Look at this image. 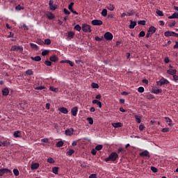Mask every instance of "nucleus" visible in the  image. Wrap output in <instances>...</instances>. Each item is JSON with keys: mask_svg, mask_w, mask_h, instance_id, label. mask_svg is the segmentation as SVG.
Wrapping results in <instances>:
<instances>
[{"mask_svg": "<svg viewBox=\"0 0 178 178\" xmlns=\"http://www.w3.org/2000/svg\"><path fill=\"white\" fill-rule=\"evenodd\" d=\"M15 176H19V175L20 174V172H19V170L15 168L13 170Z\"/></svg>", "mask_w": 178, "mask_h": 178, "instance_id": "obj_45", "label": "nucleus"}, {"mask_svg": "<svg viewBox=\"0 0 178 178\" xmlns=\"http://www.w3.org/2000/svg\"><path fill=\"white\" fill-rule=\"evenodd\" d=\"M52 172L54 173V175H58V172H59V168L58 167H54L52 168Z\"/></svg>", "mask_w": 178, "mask_h": 178, "instance_id": "obj_35", "label": "nucleus"}, {"mask_svg": "<svg viewBox=\"0 0 178 178\" xmlns=\"http://www.w3.org/2000/svg\"><path fill=\"white\" fill-rule=\"evenodd\" d=\"M168 74H170V76H173L177 73V70H173V69H169L167 70Z\"/></svg>", "mask_w": 178, "mask_h": 178, "instance_id": "obj_13", "label": "nucleus"}, {"mask_svg": "<svg viewBox=\"0 0 178 178\" xmlns=\"http://www.w3.org/2000/svg\"><path fill=\"white\" fill-rule=\"evenodd\" d=\"M82 31L83 33H91L92 31V30H91V26L87 24H83L82 25Z\"/></svg>", "mask_w": 178, "mask_h": 178, "instance_id": "obj_3", "label": "nucleus"}, {"mask_svg": "<svg viewBox=\"0 0 178 178\" xmlns=\"http://www.w3.org/2000/svg\"><path fill=\"white\" fill-rule=\"evenodd\" d=\"M137 26V22L136 21H130V25H129V29H133Z\"/></svg>", "mask_w": 178, "mask_h": 178, "instance_id": "obj_21", "label": "nucleus"}, {"mask_svg": "<svg viewBox=\"0 0 178 178\" xmlns=\"http://www.w3.org/2000/svg\"><path fill=\"white\" fill-rule=\"evenodd\" d=\"M170 82L163 77H162L159 81H156L157 86L159 87H162V86H165L166 84H169Z\"/></svg>", "mask_w": 178, "mask_h": 178, "instance_id": "obj_2", "label": "nucleus"}, {"mask_svg": "<svg viewBox=\"0 0 178 178\" xmlns=\"http://www.w3.org/2000/svg\"><path fill=\"white\" fill-rule=\"evenodd\" d=\"M47 17L49 19V20H52L54 19H55V15H54V13L49 12L46 14Z\"/></svg>", "mask_w": 178, "mask_h": 178, "instance_id": "obj_17", "label": "nucleus"}, {"mask_svg": "<svg viewBox=\"0 0 178 178\" xmlns=\"http://www.w3.org/2000/svg\"><path fill=\"white\" fill-rule=\"evenodd\" d=\"M91 87L92 88H99V85H98V83H92Z\"/></svg>", "mask_w": 178, "mask_h": 178, "instance_id": "obj_42", "label": "nucleus"}, {"mask_svg": "<svg viewBox=\"0 0 178 178\" xmlns=\"http://www.w3.org/2000/svg\"><path fill=\"white\" fill-rule=\"evenodd\" d=\"M102 15L104 16V17L108 16V10L106 9H103L102 11Z\"/></svg>", "mask_w": 178, "mask_h": 178, "instance_id": "obj_34", "label": "nucleus"}, {"mask_svg": "<svg viewBox=\"0 0 178 178\" xmlns=\"http://www.w3.org/2000/svg\"><path fill=\"white\" fill-rule=\"evenodd\" d=\"M49 8L51 10H56V6H54V4L51 6H49Z\"/></svg>", "mask_w": 178, "mask_h": 178, "instance_id": "obj_57", "label": "nucleus"}, {"mask_svg": "<svg viewBox=\"0 0 178 178\" xmlns=\"http://www.w3.org/2000/svg\"><path fill=\"white\" fill-rule=\"evenodd\" d=\"M42 56H47V55H49V50H44L42 51Z\"/></svg>", "mask_w": 178, "mask_h": 178, "instance_id": "obj_37", "label": "nucleus"}, {"mask_svg": "<svg viewBox=\"0 0 178 178\" xmlns=\"http://www.w3.org/2000/svg\"><path fill=\"white\" fill-rule=\"evenodd\" d=\"M89 178H97V174H91Z\"/></svg>", "mask_w": 178, "mask_h": 178, "instance_id": "obj_64", "label": "nucleus"}, {"mask_svg": "<svg viewBox=\"0 0 178 178\" xmlns=\"http://www.w3.org/2000/svg\"><path fill=\"white\" fill-rule=\"evenodd\" d=\"M59 111L61 112V113H64V115H67V113H69V111H67V108L65 107L60 108Z\"/></svg>", "mask_w": 178, "mask_h": 178, "instance_id": "obj_20", "label": "nucleus"}, {"mask_svg": "<svg viewBox=\"0 0 178 178\" xmlns=\"http://www.w3.org/2000/svg\"><path fill=\"white\" fill-rule=\"evenodd\" d=\"M118 158L119 155L118 154V153L113 152L111 154H110L109 156L106 158L104 161L105 162H109V161H111V162H115V161H116V159H118Z\"/></svg>", "mask_w": 178, "mask_h": 178, "instance_id": "obj_1", "label": "nucleus"}, {"mask_svg": "<svg viewBox=\"0 0 178 178\" xmlns=\"http://www.w3.org/2000/svg\"><path fill=\"white\" fill-rule=\"evenodd\" d=\"M164 62L165 63H169V62H170V60H169V57H165Z\"/></svg>", "mask_w": 178, "mask_h": 178, "instance_id": "obj_61", "label": "nucleus"}, {"mask_svg": "<svg viewBox=\"0 0 178 178\" xmlns=\"http://www.w3.org/2000/svg\"><path fill=\"white\" fill-rule=\"evenodd\" d=\"M47 162L49 163H55V160H54V159H52V157H49L48 159H47Z\"/></svg>", "mask_w": 178, "mask_h": 178, "instance_id": "obj_49", "label": "nucleus"}, {"mask_svg": "<svg viewBox=\"0 0 178 178\" xmlns=\"http://www.w3.org/2000/svg\"><path fill=\"white\" fill-rule=\"evenodd\" d=\"M49 90L53 91V92H58L59 91V89L54 88V86H50Z\"/></svg>", "mask_w": 178, "mask_h": 178, "instance_id": "obj_36", "label": "nucleus"}, {"mask_svg": "<svg viewBox=\"0 0 178 178\" xmlns=\"http://www.w3.org/2000/svg\"><path fill=\"white\" fill-rule=\"evenodd\" d=\"M1 143L3 147H9V145H10V142L8 140H4L3 142H1Z\"/></svg>", "mask_w": 178, "mask_h": 178, "instance_id": "obj_27", "label": "nucleus"}, {"mask_svg": "<svg viewBox=\"0 0 178 178\" xmlns=\"http://www.w3.org/2000/svg\"><path fill=\"white\" fill-rule=\"evenodd\" d=\"M31 59L32 60H35V62H40V60H41V56H36L35 57H31Z\"/></svg>", "mask_w": 178, "mask_h": 178, "instance_id": "obj_26", "label": "nucleus"}, {"mask_svg": "<svg viewBox=\"0 0 178 178\" xmlns=\"http://www.w3.org/2000/svg\"><path fill=\"white\" fill-rule=\"evenodd\" d=\"M139 37H145V32L144 31H142L139 33Z\"/></svg>", "mask_w": 178, "mask_h": 178, "instance_id": "obj_56", "label": "nucleus"}, {"mask_svg": "<svg viewBox=\"0 0 178 178\" xmlns=\"http://www.w3.org/2000/svg\"><path fill=\"white\" fill-rule=\"evenodd\" d=\"M13 136L15 138H20L22 137V132L20 131H16L13 133Z\"/></svg>", "mask_w": 178, "mask_h": 178, "instance_id": "obj_16", "label": "nucleus"}, {"mask_svg": "<svg viewBox=\"0 0 178 178\" xmlns=\"http://www.w3.org/2000/svg\"><path fill=\"white\" fill-rule=\"evenodd\" d=\"M95 41H98L99 42H101V41H102V38H100L99 37L96 36V37L95 38Z\"/></svg>", "mask_w": 178, "mask_h": 178, "instance_id": "obj_59", "label": "nucleus"}, {"mask_svg": "<svg viewBox=\"0 0 178 178\" xmlns=\"http://www.w3.org/2000/svg\"><path fill=\"white\" fill-rule=\"evenodd\" d=\"M63 12H64L65 15H70V12L68 11V10L66 8L63 9Z\"/></svg>", "mask_w": 178, "mask_h": 178, "instance_id": "obj_60", "label": "nucleus"}, {"mask_svg": "<svg viewBox=\"0 0 178 178\" xmlns=\"http://www.w3.org/2000/svg\"><path fill=\"white\" fill-rule=\"evenodd\" d=\"M152 92L153 94H161V92H162V89H158L156 88H153Z\"/></svg>", "mask_w": 178, "mask_h": 178, "instance_id": "obj_18", "label": "nucleus"}, {"mask_svg": "<svg viewBox=\"0 0 178 178\" xmlns=\"http://www.w3.org/2000/svg\"><path fill=\"white\" fill-rule=\"evenodd\" d=\"M40 168V163H33L31 165V170H35Z\"/></svg>", "mask_w": 178, "mask_h": 178, "instance_id": "obj_11", "label": "nucleus"}, {"mask_svg": "<svg viewBox=\"0 0 178 178\" xmlns=\"http://www.w3.org/2000/svg\"><path fill=\"white\" fill-rule=\"evenodd\" d=\"M169 131V128H163L162 129L163 133H168Z\"/></svg>", "mask_w": 178, "mask_h": 178, "instance_id": "obj_62", "label": "nucleus"}, {"mask_svg": "<svg viewBox=\"0 0 178 178\" xmlns=\"http://www.w3.org/2000/svg\"><path fill=\"white\" fill-rule=\"evenodd\" d=\"M78 112H79V108L77 106H74L71 109V113L72 116H77Z\"/></svg>", "mask_w": 178, "mask_h": 178, "instance_id": "obj_10", "label": "nucleus"}, {"mask_svg": "<svg viewBox=\"0 0 178 178\" xmlns=\"http://www.w3.org/2000/svg\"><path fill=\"white\" fill-rule=\"evenodd\" d=\"M151 170L153 171L154 173H157L158 172V168L154 167V166H152L151 167Z\"/></svg>", "mask_w": 178, "mask_h": 178, "instance_id": "obj_54", "label": "nucleus"}, {"mask_svg": "<svg viewBox=\"0 0 178 178\" xmlns=\"http://www.w3.org/2000/svg\"><path fill=\"white\" fill-rule=\"evenodd\" d=\"M61 63H69L70 66L72 67L74 66V63L69 60H62Z\"/></svg>", "mask_w": 178, "mask_h": 178, "instance_id": "obj_28", "label": "nucleus"}, {"mask_svg": "<svg viewBox=\"0 0 178 178\" xmlns=\"http://www.w3.org/2000/svg\"><path fill=\"white\" fill-rule=\"evenodd\" d=\"M145 20H140L138 22V24H140L141 26H145Z\"/></svg>", "mask_w": 178, "mask_h": 178, "instance_id": "obj_50", "label": "nucleus"}, {"mask_svg": "<svg viewBox=\"0 0 178 178\" xmlns=\"http://www.w3.org/2000/svg\"><path fill=\"white\" fill-rule=\"evenodd\" d=\"M164 35H165V37H174V35H175V32L168 31H165V32L164 33Z\"/></svg>", "mask_w": 178, "mask_h": 178, "instance_id": "obj_14", "label": "nucleus"}, {"mask_svg": "<svg viewBox=\"0 0 178 178\" xmlns=\"http://www.w3.org/2000/svg\"><path fill=\"white\" fill-rule=\"evenodd\" d=\"M63 144H65V143H63L62 140H60L56 143V147L58 148H60V147H63Z\"/></svg>", "mask_w": 178, "mask_h": 178, "instance_id": "obj_32", "label": "nucleus"}, {"mask_svg": "<svg viewBox=\"0 0 178 178\" xmlns=\"http://www.w3.org/2000/svg\"><path fill=\"white\" fill-rule=\"evenodd\" d=\"M165 119L167 123H168V126H170V127H172V126H173V123H172V119H170L169 117H165Z\"/></svg>", "mask_w": 178, "mask_h": 178, "instance_id": "obj_25", "label": "nucleus"}, {"mask_svg": "<svg viewBox=\"0 0 178 178\" xmlns=\"http://www.w3.org/2000/svg\"><path fill=\"white\" fill-rule=\"evenodd\" d=\"M35 90H45V86H38L35 88Z\"/></svg>", "mask_w": 178, "mask_h": 178, "instance_id": "obj_55", "label": "nucleus"}, {"mask_svg": "<svg viewBox=\"0 0 178 178\" xmlns=\"http://www.w3.org/2000/svg\"><path fill=\"white\" fill-rule=\"evenodd\" d=\"M172 76H173V79H174L175 81H177L178 76L176 75V74H175L174 75H172Z\"/></svg>", "mask_w": 178, "mask_h": 178, "instance_id": "obj_63", "label": "nucleus"}, {"mask_svg": "<svg viewBox=\"0 0 178 178\" xmlns=\"http://www.w3.org/2000/svg\"><path fill=\"white\" fill-rule=\"evenodd\" d=\"M74 30H76V31H81L82 27L80 26V25L76 24V25L74 26Z\"/></svg>", "mask_w": 178, "mask_h": 178, "instance_id": "obj_39", "label": "nucleus"}, {"mask_svg": "<svg viewBox=\"0 0 178 178\" xmlns=\"http://www.w3.org/2000/svg\"><path fill=\"white\" fill-rule=\"evenodd\" d=\"M91 23L92 26H102L104 22L99 19H93Z\"/></svg>", "mask_w": 178, "mask_h": 178, "instance_id": "obj_7", "label": "nucleus"}, {"mask_svg": "<svg viewBox=\"0 0 178 178\" xmlns=\"http://www.w3.org/2000/svg\"><path fill=\"white\" fill-rule=\"evenodd\" d=\"M44 65H46V66H52V62L47 60L44 61Z\"/></svg>", "mask_w": 178, "mask_h": 178, "instance_id": "obj_47", "label": "nucleus"}, {"mask_svg": "<svg viewBox=\"0 0 178 178\" xmlns=\"http://www.w3.org/2000/svg\"><path fill=\"white\" fill-rule=\"evenodd\" d=\"M74 35H76V33L73 31H68L67 32V37L68 38H70V40H72V38H74Z\"/></svg>", "mask_w": 178, "mask_h": 178, "instance_id": "obj_22", "label": "nucleus"}, {"mask_svg": "<svg viewBox=\"0 0 178 178\" xmlns=\"http://www.w3.org/2000/svg\"><path fill=\"white\" fill-rule=\"evenodd\" d=\"M135 119L137 123H141V118H138V115H135Z\"/></svg>", "mask_w": 178, "mask_h": 178, "instance_id": "obj_51", "label": "nucleus"}, {"mask_svg": "<svg viewBox=\"0 0 178 178\" xmlns=\"http://www.w3.org/2000/svg\"><path fill=\"white\" fill-rule=\"evenodd\" d=\"M2 95L4 97H8V95H9V89L8 88L2 90Z\"/></svg>", "mask_w": 178, "mask_h": 178, "instance_id": "obj_19", "label": "nucleus"}, {"mask_svg": "<svg viewBox=\"0 0 178 178\" xmlns=\"http://www.w3.org/2000/svg\"><path fill=\"white\" fill-rule=\"evenodd\" d=\"M138 92H140V93L144 92V91H145L144 87H143V86L139 87L138 88Z\"/></svg>", "mask_w": 178, "mask_h": 178, "instance_id": "obj_52", "label": "nucleus"}, {"mask_svg": "<svg viewBox=\"0 0 178 178\" xmlns=\"http://www.w3.org/2000/svg\"><path fill=\"white\" fill-rule=\"evenodd\" d=\"M139 156L142 158H145V159H149L151 158V155L149 154V152L148 150H145L139 154Z\"/></svg>", "mask_w": 178, "mask_h": 178, "instance_id": "obj_4", "label": "nucleus"}, {"mask_svg": "<svg viewBox=\"0 0 178 178\" xmlns=\"http://www.w3.org/2000/svg\"><path fill=\"white\" fill-rule=\"evenodd\" d=\"M156 15H158L159 16H163V13L161 10H157L156 11Z\"/></svg>", "mask_w": 178, "mask_h": 178, "instance_id": "obj_53", "label": "nucleus"}, {"mask_svg": "<svg viewBox=\"0 0 178 178\" xmlns=\"http://www.w3.org/2000/svg\"><path fill=\"white\" fill-rule=\"evenodd\" d=\"M49 59L51 62H54V63H56L58 62V60H59V58H58L56 55H53L50 56Z\"/></svg>", "mask_w": 178, "mask_h": 178, "instance_id": "obj_15", "label": "nucleus"}, {"mask_svg": "<svg viewBox=\"0 0 178 178\" xmlns=\"http://www.w3.org/2000/svg\"><path fill=\"white\" fill-rule=\"evenodd\" d=\"M31 47L33 48V49H38V46L34 43H30Z\"/></svg>", "mask_w": 178, "mask_h": 178, "instance_id": "obj_41", "label": "nucleus"}, {"mask_svg": "<svg viewBox=\"0 0 178 178\" xmlns=\"http://www.w3.org/2000/svg\"><path fill=\"white\" fill-rule=\"evenodd\" d=\"M25 73L28 76H33V74H34V72L33 71V70H28L26 71Z\"/></svg>", "mask_w": 178, "mask_h": 178, "instance_id": "obj_31", "label": "nucleus"}, {"mask_svg": "<svg viewBox=\"0 0 178 178\" xmlns=\"http://www.w3.org/2000/svg\"><path fill=\"white\" fill-rule=\"evenodd\" d=\"M11 51H20V52H23V47L14 45L11 47Z\"/></svg>", "mask_w": 178, "mask_h": 178, "instance_id": "obj_8", "label": "nucleus"}, {"mask_svg": "<svg viewBox=\"0 0 178 178\" xmlns=\"http://www.w3.org/2000/svg\"><path fill=\"white\" fill-rule=\"evenodd\" d=\"M87 120H88L89 124H94V120H92V118H88Z\"/></svg>", "mask_w": 178, "mask_h": 178, "instance_id": "obj_48", "label": "nucleus"}, {"mask_svg": "<svg viewBox=\"0 0 178 178\" xmlns=\"http://www.w3.org/2000/svg\"><path fill=\"white\" fill-rule=\"evenodd\" d=\"M126 152V150L122 147L118 148V154H120L121 155H123V153Z\"/></svg>", "mask_w": 178, "mask_h": 178, "instance_id": "obj_33", "label": "nucleus"}, {"mask_svg": "<svg viewBox=\"0 0 178 178\" xmlns=\"http://www.w3.org/2000/svg\"><path fill=\"white\" fill-rule=\"evenodd\" d=\"M107 19H108L109 20H111V19L116 20V17H115V15L113 14L108 15Z\"/></svg>", "mask_w": 178, "mask_h": 178, "instance_id": "obj_40", "label": "nucleus"}, {"mask_svg": "<svg viewBox=\"0 0 178 178\" xmlns=\"http://www.w3.org/2000/svg\"><path fill=\"white\" fill-rule=\"evenodd\" d=\"M24 7H22L20 4H19L15 7V10H24Z\"/></svg>", "mask_w": 178, "mask_h": 178, "instance_id": "obj_43", "label": "nucleus"}, {"mask_svg": "<svg viewBox=\"0 0 178 178\" xmlns=\"http://www.w3.org/2000/svg\"><path fill=\"white\" fill-rule=\"evenodd\" d=\"M44 44L45 45H51V39H45Z\"/></svg>", "mask_w": 178, "mask_h": 178, "instance_id": "obj_46", "label": "nucleus"}, {"mask_svg": "<svg viewBox=\"0 0 178 178\" xmlns=\"http://www.w3.org/2000/svg\"><path fill=\"white\" fill-rule=\"evenodd\" d=\"M73 154H74V150L72 149H70L68 152H66V155H67V156H72Z\"/></svg>", "mask_w": 178, "mask_h": 178, "instance_id": "obj_29", "label": "nucleus"}, {"mask_svg": "<svg viewBox=\"0 0 178 178\" xmlns=\"http://www.w3.org/2000/svg\"><path fill=\"white\" fill-rule=\"evenodd\" d=\"M104 148V146L102 145H98L95 147L96 151H101Z\"/></svg>", "mask_w": 178, "mask_h": 178, "instance_id": "obj_38", "label": "nucleus"}, {"mask_svg": "<svg viewBox=\"0 0 178 178\" xmlns=\"http://www.w3.org/2000/svg\"><path fill=\"white\" fill-rule=\"evenodd\" d=\"M113 127H115V129H118V127H122L123 124L122 122H115L112 124Z\"/></svg>", "mask_w": 178, "mask_h": 178, "instance_id": "obj_23", "label": "nucleus"}, {"mask_svg": "<svg viewBox=\"0 0 178 178\" xmlns=\"http://www.w3.org/2000/svg\"><path fill=\"white\" fill-rule=\"evenodd\" d=\"M148 31L150 34L152 35L156 31V28H155L154 26H150Z\"/></svg>", "mask_w": 178, "mask_h": 178, "instance_id": "obj_24", "label": "nucleus"}, {"mask_svg": "<svg viewBox=\"0 0 178 178\" xmlns=\"http://www.w3.org/2000/svg\"><path fill=\"white\" fill-rule=\"evenodd\" d=\"M74 131V129L73 128H71V129H66L65 131V136H72Z\"/></svg>", "mask_w": 178, "mask_h": 178, "instance_id": "obj_12", "label": "nucleus"}, {"mask_svg": "<svg viewBox=\"0 0 178 178\" xmlns=\"http://www.w3.org/2000/svg\"><path fill=\"white\" fill-rule=\"evenodd\" d=\"M169 27L173 28L176 26V21H172L168 24Z\"/></svg>", "mask_w": 178, "mask_h": 178, "instance_id": "obj_44", "label": "nucleus"}, {"mask_svg": "<svg viewBox=\"0 0 178 178\" xmlns=\"http://www.w3.org/2000/svg\"><path fill=\"white\" fill-rule=\"evenodd\" d=\"M104 38L107 40V41H112V40H113V35L111 32H106L104 34Z\"/></svg>", "mask_w": 178, "mask_h": 178, "instance_id": "obj_5", "label": "nucleus"}, {"mask_svg": "<svg viewBox=\"0 0 178 178\" xmlns=\"http://www.w3.org/2000/svg\"><path fill=\"white\" fill-rule=\"evenodd\" d=\"M53 127L56 129V130H58L59 129V124L54 123L53 124Z\"/></svg>", "mask_w": 178, "mask_h": 178, "instance_id": "obj_58", "label": "nucleus"}, {"mask_svg": "<svg viewBox=\"0 0 178 178\" xmlns=\"http://www.w3.org/2000/svg\"><path fill=\"white\" fill-rule=\"evenodd\" d=\"M8 173H12V170L8 168H1L0 169V176H3Z\"/></svg>", "mask_w": 178, "mask_h": 178, "instance_id": "obj_6", "label": "nucleus"}, {"mask_svg": "<svg viewBox=\"0 0 178 178\" xmlns=\"http://www.w3.org/2000/svg\"><path fill=\"white\" fill-rule=\"evenodd\" d=\"M74 5V3L72 2L70 3V5L68 6V9L69 10H70V12H72V13H74V15H79V13H77V11H74V10L73 9V6Z\"/></svg>", "mask_w": 178, "mask_h": 178, "instance_id": "obj_9", "label": "nucleus"}, {"mask_svg": "<svg viewBox=\"0 0 178 178\" xmlns=\"http://www.w3.org/2000/svg\"><path fill=\"white\" fill-rule=\"evenodd\" d=\"M107 9H108V10H111V11L115 10V6H113V4L110 3L107 6Z\"/></svg>", "mask_w": 178, "mask_h": 178, "instance_id": "obj_30", "label": "nucleus"}]
</instances>
